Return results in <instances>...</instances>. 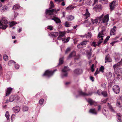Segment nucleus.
<instances>
[{
	"mask_svg": "<svg viewBox=\"0 0 122 122\" xmlns=\"http://www.w3.org/2000/svg\"><path fill=\"white\" fill-rule=\"evenodd\" d=\"M12 89L10 87H9L7 89L6 92L5 96L4 97V100L6 99V96L9 95L10 93L12 90ZM20 99V97L17 96L11 95L9 97V100L7 99L6 100H4L3 102V107H5L7 106L6 104L9 102H12L13 101H15V102L17 101H18Z\"/></svg>",
	"mask_w": 122,
	"mask_h": 122,
	"instance_id": "obj_1",
	"label": "nucleus"
},
{
	"mask_svg": "<svg viewBox=\"0 0 122 122\" xmlns=\"http://www.w3.org/2000/svg\"><path fill=\"white\" fill-rule=\"evenodd\" d=\"M57 13V12L55 9H46L45 12V16L48 19H50L52 17H54V14Z\"/></svg>",
	"mask_w": 122,
	"mask_h": 122,
	"instance_id": "obj_2",
	"label": "nucleus"
},
{
	"mask_svg": "<svg viewBox=\"0 0 122 122\" xmlns=\"http://www.w3.org/2000/svg\"><path fill=\"white\" fill-rule=\"evenodd\" d=\"M69 68L65 66L64 68L62 70V72L61 74V78H63L66 77L68 76V73L67 71L70 70Z\"/></svg>",
	"mask_w": 122,
	"mask_h": 122,
	"instance_id": "obj_3",
	"label": "nucleus"
},
{
	"mask_svg": "<svg viewBox=\"0 0 122 122\" xmlns=\"http://www.w3.org/2000/svg\"><path fill=\"white\" fill-rule=\"evenodd\" d=\"M105 30H102L100 32L98 35L97 37L98 38L99 41H98L97 43V46H99V45L102 42V40L103 39V37H104V32Z\"/></svg>",
	"mask_w": 122,
	"mask_h": 122,
	"instance_id": "obj_4",
	"label": "nucleus"
},
{
	"mask_svg": "<svg viewBox=\"0 0 122 122\" xmlns=\"http://www.w3.org/2000/svg\"><path fill=\"white\" fill-rule=\"evenodd\" d=\"M56 70H54L53 71L47 70L46 71L44 74L43 75V76H45L49 78L52 76L54 72L56 71Z\"/></svg>",
	"mask_w": 122,
	"mask_h": 122,
	"instance_id": "obj_5",
	"label": "nucleus"
},
{
	"mask_svg": "<svg viewBox=\"0 0 122 122\" xmlns=\"http://www.w3.org/2000/svg\"><path fill=\"white\" fill-rule=\"evenodd\" d=\"M116 106L119 107H122V97L120 96L117 100L116 102Z\"/></svg>",
	"mask_w": 122,
	"mask_h": 122,
	"instance_id": "obj_6",
	"label": "nucleus"
},
{
	"mask_svg": "<svg viewBox=\"0 0 122 122\" xmlns=\"http://www.w3.org/2000/svg\"><path fill=\"white\" fill-rule=\"evenodd\" d=\"M118 4V2L117 1H113L109 5L110 10H113Z\"/></svg>",
	"mask_w": 122,
	"mask_h": 122,
	"instance_id": "obj_7",
	"label": "nucleus"
},
{
	"mask_svg": "<svg viewBox=\"0 0 122 122\" xmlns=\"http://www.w3.org/2000/svg\"><path fill=\"white\" fill-rule=\"evenodd\" d=\"M113 92L117 94H118L120 91L119 86L117 85H115L112 87Z\"/></svg>",
	"mask_w": 122,
	"mask_h": 122,
	"instance_id": "obj_8",
	"label": "nucleus"
},
{
	"mask_svg": "<svg viewBox=\"0 0 122 122\" xmlns=\"http://www.w3.org/2000/svg\"><path fill=\"white\" fill-rule=\"evenodd\" d=\"M79 93L80 95L83 96H86L92 95V92H89L87 94L81 91L79 92Z\"/></svg>",
	"mask_w": 122,
	"mask_h": 122,
	"instance_id": "obj_9",
	"label": "nucleus"
},
{
	"mask_svg": "<svg viewBox=\"0 0 122 122\" xmlns=\"http://www.w3.org/2000/svg\"><path fill=\"white\" fill-rule=\"evenodd\" d=\"M66 31H60L59 34V36L57 38V39L58 40H61L62 37H65V34Z\"/></svg>",
	"mask_w": 122,
	"mask_h": 122,
	"instance_id": "obj_10",
	"label": "nucleus"
},
{
	"mask_svg": "<svg viewBox=\"0 0 122 122\" xmlns=\"http://www.w3.org/2000/svg\"><path fill=\"white\" fill-rule=\"evenodd\" d=\"M93 9L97 12H99L101 10L102 6L100 4L97 5L96 6L94 7Z\"/></svg>",
	"mask_w": 122,
	"mask_h": 122,
	"instance_id": "obj_11",
	"label": "nucleus"
},
{
	"mask_svg": "<svg viewBox=\"0 0 122 122\" xmlns=\"http://www.w3.org/2000/svg\"><path fill=\"white\" fill-rule=\"evenodd\" d=\"M120 65H122V59H121L119 62L113 65V67L114 70H116L117 69H118L119 66Z\"/></svg>",
	"mask_w": 122,
	"mask_h": 122,
	"instance_id": "obj_12",
	"label": "nucleus"
},
{
	"mask_svg": "<svg viewBox=\"0 0 122 122\" xmlns=\"http://www.w3.org/2000/svg\"><path fill=\"white\" fill-rule=\"evenodd\" d=\"M109 15L108 14L105 16L102 19L103 23L107 24V22L109 20Z\"/></svg>",
	"mask_w": 122,
	"mask_h": 122,
	"instance_id": "obj_13",
	"label": "nucleus"
},
{
	"mask_svg": "<svg viewBox=\"0 0 122 122\" xmlns=\"http://www.w3.org/2000/svg\"><path fill=\"white\" fill-rule=\"evenodd\" d=\"M116 27L114 26L110 31V34L111 35H115L116 31Z\"/></svg>",
	"mask_w": 122,
	"mask_h": 122,
	"instance_id": "obj_14",
	"label": "nucleus"
},
{
	"mask_svg": "<svg viewBox=\"0 0 122 122\" xmlns=\"http://www.w3.org/2000/svg\"><path fill=\"white\" fill-rule=\"evenodd\" d=\"M75 73L77 75H79L82 72V70L80 69H75L74 71Z\"/></svg>",
	"mask_w": 122,
	"mask_h": 122,
	"instance_id": "obj_15",
	"label": "nucleus"
},
{
	"mask_svg": "<svg viewBox=\"0 0 122 122\" xmlns=\"http://www.w3.org/2000/svg\"><path fill=\"white\" fill-rule=\"evenodd\" d=\"M92 36V33L91 32H88L87 34H85L83 36V37H86L88 39H90Z\"/></svg>",
	"mask_w": 122,
	"mask_h": 122,
	"instance_id": "obj_16",
	"label": "nucleus"
},
{
	"mask_svg": "<svg viewBox=\"0 0 122 122\" xmlns=\"http://www.w3.org/2000/svg\"><path fill=\"white\" fill-rule=\"evenodd\" d=\"M85 19H86L87 18L90 16V14L88 12L87 9H86V12L83 15Z\"/></svg>",
	"mask_w": 122,
	"mask_h": 122,
	"instance_id": "obj_17",
	"label": "nucleus"
},
{
	"mask_svg": "<svg viewBox=\"0 0 122 122\" xmlns=\"http://www.w3.org/2000/svg\"><path fill=\"white\" fill-rule=\"evenodd\" d=\"M0 10L2 12H6L8 10V7L5 5L3 6L0 8Z\"/></svg>",
	"mask_w": 122,
	"mask_h": 122,
	"instance_id": "obj_18",
	"label": "nucleus"
},
{
	"mask_svg": "<svg viewBox=\"0 0 122 122\" xmlns=\"http://www.w3.org/2000/svg\"><path fill=\"white\" fill-rule=\"evenodd\" d=\"M105 60L106 61L105 62V63L107 62H111L112 61V60L109 57V54L107 55L106 57Z\"/></svg>",
	"mask_w": 122,
	"mask_h": 122,
	"instance_id": "obj_19",
	"label": "nucleus"
},
{
	"mask_svg": "<svg viewBox=\"0 0 122 122\" xmlns=\"http://www.w3.org/2000/svg\"><path fill=\"white\" fill-rule=\"evenodd\" d=\"M107 104V106L110 111L112 112H115V110L111 104L109 103H108Z\"/></svg>",
	"mask_w": 122,
	"mask_h": 122,
	"instance_id": "obj_20",
	"label": "nucleus"
},
{
	"mask_svg": "<svg viewBox=\"0 0 122 122\" xmlns=\"http://www.w3.org/2000/svg\"><path fill=\"white\" fill-rule=\"evenodd\" d=\"M91 105L94 104L95 105H96L95 104L96 103L95 102L92 100V99L89 98L88 99L86 100Z\"/></svg>",
	"mask_w": 122,
	"mask_h": 122,
	"instance_id": "obj_21",
	"label": "nucleus"
},
{
	"mask_svg": "<svg viewBox=\"0 0 122 122\" xmlns=\"http://www.w3.org/2000/svg\"><path fill=\"white\" fill-rule=\"evenodd\" d=\"M13 110L15 112L17 113L20 111V108L19 106H16L13 108Z\"/></svg>",
	"mask_w": 122,
	"mask_h": 122,
	"instance_id": "obj_22",
	"label": "nucleus"
},
{
	"mask_svg": "<svg viewBox=\"0 0 122 122\" xmlns=\"http://www.w3.org/2000/svg\"><path fill=\"white\" fill-rule=\"evenodd\" d=\"M89 112L94 115H96L97 114V112L95 108L91 109L90 110Z\"/></svg>",
	"mask_w": 122,
	"mask_h": 122,
	"instance_id": "obj_23",
	"label": "nucleus"
},
{
	"mask_svg": "<svg viewBox=\"0 0 122 122\" xmlns=\"http://www.w3.org/2000/svg\"><path fill=\"white\" fill-rule=\"evenodd\" d=\"M58 32L51 33L49 34V35L52 37H55L57 36L58 35Z\"/></svg>",
	"mask_w": 122,
	"mask_h": 122,
	"instance_id": "obj_24",
	"label": "nucleus"
},
{
	"mask_svg": "<svg viewBox=\"0 0 122 122\" xmlns=\"http://www.w3.org/2000/svg\"><path fill=\"white\" fill-rule=\"evenodd\" d=\"M51 20H54L57 24L60 23L61 22L60 19L56 17H54V18L51 19Z\"/></svg>",
	"mask_w": 122,
	"mask_h": 122,
	"instance_id": "obj_25",
	"label": "nucleus"
},
{
	"mask_svg": "<svg viewBox=\"0 0 122 122\" xmlns=\"http://www.w3.org/2000/svg\"><path fill=\"white\" fill-rule=\"evenodd\" d=\"M112 75V74L110 72L107 73L106 74L107 78L108 80L110 79Z\"/></svg>",
	"mask_w": 122,
	"mask_h": 122,
	"instance_id": "obj_26",
	"label": "nucleus"
},
{
	"mask_svg": "<svg viewBox=\"0 0 122 122\" xmlns=\"http://www.w3.org/2000/svg\"><path fill=\"white\" fill-rule=\"evenodd\" d=\"M76 54V52L75 51H73L71 52L69 55V56L68 57V58H71L73 56H75Z\"/></svg>",
	"mask_w": 122,
	"mask_h": 122,
	"instance_id": "obj_27",
	"label": "nucleus"
},
{
	"mask_svg": "<svg viewBox=\"0 0 122 122\" xmlns=\"http://www.w3.org/2000/svg\"><path fill=\"white\" fill-rule=\"evenodd\" d=\"M84 23L86 26H89L91 24L90 22L88 21V20H85L84 21Z\"/></svg>",
	"mask_w": 122,
	"mask_h": 122,
	"instance_id": "obj_28",
	"label": "nucleus"
},
{
	"mask_svg": "<svg viewBox=\"0 0 122 122\" xmlns=\"http://www.w3.org/2000/svg\"><path fill=\"white\" fill-rule=\"evenodd\" d=\"M91 20L92 23V24L96 25L97 23L98 22V19H97L94 20L92 19H91Z\"/></svg>",
	"mask_w": 122,
	"mask_h": 122,
	"instance_id": "obj_29",
	"label": "nucleus"
},
{
	"mask_svg": "<svg viewBox=\"0 0 122 122\" xmlns=\"http://www.w3.org/2000/svg\"><path fill=\"white\" fill-rule=\"evenodd\" d=\"M70 38V37H69L67 39L66 38H65L64 39L62 38L61 39V40H62V41L63 42H67L69 41Z\"/></svg>",
	"mask_w": 122,
	"mask_h": 122,
	"instance_id": "obj_30",
	"label": "nucleus"
},
{
	"mask_svg": "<svg viewBox=\"0 0 122 122\" xmlns=\"http://www.w3.org/2000/svg\"><path fill=\"white\" fill-rule=\"evenodd\" d=\"M74 17L72 15L69 16L67 17V19L68 20L71 21L73 20L74 19Z\"/></svg>",
	"mask_w": 122,
	"mask_h": 122,
	"instance_id": "obj_31",
	"label": "nucleus"
},
{
	"mask_svg": "<svg viewBox=\"0 0 122 122\" xmlns=\"http://www.w3.org/2000/svg\"><path fill=\"white\" fill-rule=\"evenodd\" d=\"M15 63L13 61L11 60L8 62V64L9 66H11L14 64Z\"/></svg>",
	"mask_w": 122,
	"mask_h": 122,
	"instance_id": "obj_32",
	"label": "nucleus"
},
{
	"mask_svg": "<svg viewBox=\"0 0 122 122\" xmlns=\"http://www.w3.org/2000/svg\"><path fill=\"white\" fill-rule=\"evenodd\" d=\"M88 42V41H84L81 42V43L82 44L83 46L85 47L86 46V45Z\"/></svg>",
	"mask_w": 122,
	"mask_h": 122,
	"instance_id": "obj_33",
	"label": "nucleus"
},
{
	"mask_svg": "<svg viewBox=\"0 0 122 122\" xmlns=\"http://www.w3.org/2000/svg\"><path fill=\"white\" fill-rule=\"evenodd\" d=\"M20 7V6L18 5H14L13 8V10H17L19 9Z\"/></svg>",
	"mask_w": 122,
	"mask_h": 122,
	"instance_id": "obj_34",
	"label": "nucleus"
},
{
	"mask_svg": "<svg viewBox=\"0 0 122 122\" xmlns=\"http://www.w3.org/2000/svg\"><path fill=\"white\" fill-rule=\"evenodd\" d=\"M101 93L102 95L104 97H106L107 96V92L106 91H101Z\"/></svg>",
	"mask_w": 122,
	"mask_h": 122,
	"instance_id": "obj_35",
	"label": "nucleus"
},
{
	"mask_svg": "<svg viewBox=\"0 0 122 122\" xmlns=\"http://www.w3.org/2000/svg\"><path fill=\"white\" fill-rule=\"evenodd\" d=\"M74 8V6H72V5H70L68 6L66 8V10H71L73 9Z\"/></svg>",
	"mask_w": 122,
	"mask_h": 122,
	"instance_id": "obj_36",
	"label": "nucleus"
},
{
	"mask_svg": "<svg viewBox=\"0 0 122 122\" xmlns=\"http://www.w3.org/2000/svg\"><path fill=\"white\" fill-rule=\"evenodd\" d=\"M5 116L7 119V120H8L10 116L9 112L7 111L6 112L5 114Z\"/></svg>",
	"mask_w": 122,
	"mask_h": 122,
	"instance_id": "obj_37",
	"label": "nucleus"
},
{
	"mask_svg": "<svg viewBox=\"0 0 122 122\" xmlns=\"http://www.w3.org/2000/svg\"><path fill=\"white\" fill-rule=\"evenodd\" d=\"M63 61V58H60L59 59V61L58 65H60L62 64Z\"/></svg>",
	"mask_w": 122,
	"mask_h": 122,
	"instance_id": "obj_38",
	"label": "nucleus"
},
{
	"mask_svg": "<svg viewBox=\"0 0 122 122\" xmlns=\"http://www.w3.org/2000/svg\"><path fill=\"white\" fill-rule=\"evenodd\" d=\"M92 56V52H88L87 53V56L88 59H90Z\"/></svg>",
	"mask_w": 122,
	"mask_h": 122,
	"instance_id": "obj_39",
	"label": "nucleus"
},
{
	"mask_svg": "<svg viewBox=\"0 0 122 122\" xmlns=\"http://www.w3.org/2000/svg\"><path fill=\"white\" fill-rule=\"evenodd\" d=\"M17 24L16 23L15 21H12L9 24L10 27L15 25L16 24Z\"/></svg>",
	"mask_w": 122,
	"mask_h": 122,
	"instance_id": "obj_40",
	"label": "nucleus"
},
{
	"mask_svg": "<svg viewBox=\"0 0 122 122\" xmlns=\"http://www.w3.org/2000/svg\"><path fill=\"white\" fill-rule=\"evenodd\" d=\"M50 9L53 8L54 6V4L53 2L51 1H50Z\"/></svg>",
	"mask_w": 122,
	"mask_h": 122,
	"instance_id": "obj_41",
	"label": "nucleus"
},
{
	"mask_svg": "<svg viewBox=\"0 0 122 122\" xmlns=\"http://www.w3.org/2000/svg\"><path fill=\"white\" fill-rule=\"evenodd\" d=\"M120 76V75L119 74H118L116 76H115V77H114V79L115 80H118L119 79H120V77H119Z\"/></svg>",
	"mask_w": 122,
	"mask_h": 122,
	"instance_id": "obj_42",
	"label": "nucleus"
},
{
	"mask_svg": "<svg viewBox=\"0 0 122 122\" xmlns=\"http://www.w3.org/2000/svg\"><path fill=\"white\" fill-rule=\"evenodd\" d=\"M110 38V37L109 36H107V37L106 38V39H105V40H104V42H103V43L104 44H105L107 42V41H108V40H109V39Z\"/></svg>",
	"mask_w": 122,
	"mask_h": 122,
	"instance_id": "obj_43",
	"label": "nucleus"
},
{
	"mask_svg": "<svg viewBox=\"0 0 122 122\" xmlns=\"http://www.w3.org/2000/svg\"><path fill=\"white\" fill-rule=\"evenodd\" d=\"M4 59L5 61H7L8 60V57L7 55H5L3 56Z\"/></svg>",
	"mask_w": 122,
	"mask_h": 122,
	"instance_id": "obj_44",
	"label": "nucleus"
},
{
	"mask_svg": "<svg viewBox=\"0 0 122 122\" xmlns=\"http://www.w3.org/2000/svg\"><path fill=\"white\" fill-rule=\"evenodd\" d=\"M65 26L66 27H69L71 26V25L69 22L66 21L65 23Z\"/></svg>",
	"mask_w": 122,
	"mask_h": 122,
	"instance_id": "obj_45",
	"label": "nucleus"
},
{
	"mask_svg": "<svg viewBox=\"0 0 122 122\" xmlns=\"http://www.w3.org/2000/svg\"><path fill=\"white\" fill-rule=\"evenodd\" d=\"M71 50V48L70 47L68 48L66 50L65 53L66 54H67L68 52L70 51Z\"/></svg>",
	"mask_w": 122,
	"mask_h": 122,
	"instance_id": "obj_46",
	"label": "nucleus"
},
{
	"mask_svg": "<svg viewBox=\"0 0 122 122\" xmlns=\"http://www.w3.org/2000/svg\"><path fill=\"white\" fill-rule=\"evenodd\" d=\"M44 102V100L43 99H41L39 101V102L40 104L41 105H42Z\"/></svg>",
	"mask_w": 122,
	"mask_h": 122,
	"instance_id": "obj_47",
	"label": "nucleus"
},
{
	"mask_svg": "<svg viewBox=\"0 0 122 122\" xmlns=\"http://www.w3.org/2000/svg\"><path fill=\"white\" fill-rule=\"evenodd\" d=\"M28 108L27 106H25L23 108V110L24 111H26L28 110Z\"/></svg>",
	"mask_w": 122,
	"mask_h": 122,
	"instance_id": "obj_48",
	"label": "nucleus"
},
{
	"mask_svg": "<svg viewBox=\"0 0 122 122\" xmlns=\"http://www.w3.org/2000/svg\"><path fill=\"white\" fill-rule=\"evenodd\" d=\"M77 47L79 48H80L83 47V46L81 43L79 44H78L77 46Z\"/></svg>",
	"mask_w": 122,
	"mask_h": 122,
	"instance_id": "obj_49",
	"label": "nucleus"
},
{
	"mask_svg": "<svg viewBox=\"0 0 122 122\" xmlns=\"http://www.w3.org/2000/svg\"><path fill=\"white\" fill-rule=\"evenodd\" d=\"M47 29H49L51 30H52L53 29V27L51 25L47 26Z\"/></svg>",
	"mask_w": 122,
	"mask_h": 122,
	"instance_id": "obj_50",
	"label": "nucleus"
},
{
	"mask_svg": "<svg viewBox=\"0 0 122 122\" xmlns=\"http://www.w3.org/2000/svg\"><path fill=\"white\" fill-rule=\"evenodd\" d=\"M91 45L94 47H96L97 46V44L96 42H93L91 44Z\"/></svg>",
	"mask_w": 122,
	"mask_h": 122,
	"instance_id": "obj_51",
	"label": "nucleus"
},
{
	"mask_svg": "<svg viewBox=\"0 0 122 122\" xmlns=\"http://www.w3.org/2000/svg\"><path fill=\"white\" fill-rule=\"evenodd\" d=\"M104 69V67L102 66L100 67L99 69V71H102V72H103V70Z\"/></svg>",
	"mask_w": 122,
	"mask_h": 122,
	"instance_id": "obj_52",
	"label": "nucleus"
},
{
	"mask_svg": "<svg viewBox=\"0 0 122 122\" xmlns=\"http://www.w3.org/2000/svg\"><path fill=\"white\" fill-rule=\"evenodd\" d=\"M14 18H15L17 15H18V14L16 12H15V11H14Z\"/></svg>",
	"mask_w": 122,
	"mask_h": 122,
	"instance_id": "obj_53",
	"label": "nucleus"
},
{
	"mask_svg": "<svg viewBox=\"0 0 122 122\" xmlns=\"http://www.w3.org/2000/svg\"><path fill=\"white\" fill-rule=\"evenodd\" d=\"M104 15L102 14L101 16L99 17L98 18L100 20H101L102 19L103 17H104Z\"/></svg>",
	"mask_w": 122,
	"mask_h": 122,
	"instance_id": "obj_54",
	"label": "nucleus"
},
{
	"mask_svg": "<svg viewBox=\"0 0 122 122\" xmlns=\"http://www.w3.org/2000/svg\"><path fill=\"white\" fill-rule=\"evenodd\" d=\"M86 3L88 5H89L91 3V0H89L88 1H86Z\"/></svg>",
	"mask_w": 122,
	"mask_h": 122,
	"instance_id": "obj_55",
	"label": "nucleus"
},
{
	"mask_svg": "<svg viewBox=\"0 0 122 122\" xmlns=\"http://www.w3.org/2000/svg\"><path fill=\"white\" fill-rule=\"evenodd\" d=\"M118 71L119 73H122V68H119L118 69Z\"/></svg>",
	"mask_w": 122,
	"mask_h": 122,
	"instance_id": "obj_56",
	"label": "nucleus"
},
{
	"mask_svg": "<svg viewBox=\"0 0 122 122\" xmlns=\"http://www.w3.org/2000/svg\"><path fill=\"white\" fill-rule=\"evenodd\" d=\"M94 73V75L96 76L99 73V71L97 70Z\"/></svg>",
	"mask_w": 122,
	"mask_h": 122,
	"instance_id": "obj_57",
	"label": "nucleus"
},
{
	"mask_svg": "<svg viewBox=\"0 0 122 122\" xmlns=\"http://www.w3.org/2000/svg\"><path fill=\"white\" fill-rule=\"evenodd\" d=\"M117 115L118 117H122V115L120 113H117Z\"/></svg>",
	"mask_w": 122,
	"mask_h": 122,
	"instance_id": "obj_58",
	"label": "nucleus"
},
{
	"mask_svg": "<svg viewBox=\"0 0 122 122\" xmlns=\"http://www.w3.org/2000/svg\"><path fill=\"white\" fill-rule=\"evenodd\" d=\"M102 86L104 88H105L106 87V85L104 83H103L101 84Z\"/></svg>",
	"mask_w": 122,
	"mask_h": 122,
	"instance_id": "obj_59",
	"label": "nucleus"
},
{
	"mask_svg": "<svg viewBox=\"0 0 122 122\" xmlns=\"http://www.w3.org/2000/svg\"><path fill=\"white\" fill-rule=\"evenodd\" d=\"M118 74H117L115 71L113 73V75L114 77L116 76Z\"/></svg>",
	"mask_w": 122,
	"mask_h": 122,
	"instance_id": "obj_60",
	"label": "nucleus"
},
{
	"mask_svg": "<svg viewBox=\"0 0 122 122\" xmlns=\"http://www.w3.org/2000/svg\"><path fill=\"white\" fill-rule=\"evenodd\" d=\"M118 41H113V42H112L110 44L112 45V46H113V45L114 44H115V43L117 42H118Z\"/></svg>",
	"mask_w": 122,
	"mask_h": 122,
	"instance_id": "obj_61",
	"label": "nucleus"
},
{
	"mask_svg": "<svg viewBox=\"0 0 122 122\" xmlns=\"http://www.w3.org/2000/svg\"><path fill=\"white\" fill-rule=\"evenodd\" d=\"M122 118L118 117V119L117 120V121L120 122L121 121V119Z\"/></svg>",
	"mask_w": 122,
	"mask_h": 122,
	"instance_id": "obj_62",
	"label": "nucleus"
},
{
	"mask_svg": "<svg viewBox=\"0 0 122 122\" xmlns=\"http://www.w3.org/2000/svg\"><path fill=\"white\" fill-rule=\"evenodd\" d=\"M90 78L91 80L92 81H94V77L92 76H90Z\"/></svg>",
	"mask_w": 122,
	"mask_h": 122,
	"instance_id": "obj_63",
	"label": "nucleus"
},
{
	"mask_svg": "<svg viewBox=\"0 0 122 122\" xmlns=\"http://www.w3.org/2000/svg\"><path fill=\"white\" fill-rule=\"evenodd\" d=\"M15 68L16 69H19V65H18L16 64L15 66Z\"/></svg>",
	"mask_w": 122,
	"mask_h": 122,
	"instance_id": "obj_64",
	"label": "nucleus"
}]
</instances>
